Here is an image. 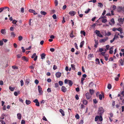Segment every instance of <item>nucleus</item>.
<instances>
[{
    "mask_svg": "<svg viewBox=\"0 0 124 124\" xmlns=\"http://www.w3.org/2000/svg\"><path fill=\"white\" fill-rule=\"evenodd\" d=\"M90 92L91 93V94H90L89 93H87L86 94V97L87 100L90 99L91 97V95L93 94V93L94 92V91L93 90L90 89Z\"/></svg>",
    "mask_w": 124,
    "mask_h": 124,
    "instance_id": "f257e3e1",
    "label": "nucleus"
},
{
    "mask_svg": "<svg viewBox=\"0 0 124 124\" xmlns=\"http://www.w3.org/2000/svg\"><path fill=\"white\" fill-rule=\"evenodd\" d=\"M99 119L101 121L102 120V117L101 115L100 116H96L95 118V121H97Z\"/></svg>",
    "mask_w": 124,
    "mask_h": 124,
    "instance_id": "f03ea898",
    "label": "nucleus"
},
{
    "mask_svg": "<svg viewBox=\"0 0 124 124\" xmlns=\"http://www.w3.org/2000/svg\"><path fill=\"white\" fill-rule=\"evenodd\" d=\"M117 11L118 12L124 11V7L122 6H119L117 8Z\"/></svg>",
    "mask_w": 124,
    "mask_h": 124,
    "instance_id": "7ed1b4c3",
    "label": "nucleus"
},
{
    "mask_svg": "<svg viewBox=\"0 0 124 124\" xmlns=\"http://www.w3.org/2000/svg\"><path fill=\"white\" fill-rule=\"evenodd\" d=\"M104 112V109L102 107H100L99 108L98 112L100 115L102 114Z\"/></svg>",
    "mask_w": 124,
    "mask_h": 124,
    "instance_id": "20e7f679",
    "label": "nucleus"
},
{
    "mask_svg": "<svg viewBox=\"0 0 124 124\" xmlns=\"http://www.w3.org/2000/svg\"><path fill=\"white\" fill-rule=\"evenodd\" d=\"M95 32L96 34H97V36L101 37H102L103 36L101 33H100V31L97 30H96L95 31Z\"/></svg>",
    "mask_w": 124,
    "mask_h": 124,
    "instance_id": "39448f33",
    "label": "nucleus"
},
{
    "mask_svg": "<svg viewBox=\"0 0 124 124\" xmlns=\"http://www.w3.org/2000/svg\"><path fill=\"white\" fill-rule=\"evenodd\" d=\"M38 89L39 93L40 94H43V91H42V89L40 85L38 86Z\"/></svg>",
    "mask_w": 124,
    "mask_h": 124,
    "instance_id": "423d86ee",
    "label": "nucleus"
},
{
    "mask_svg": "<svg viewBox=\"0 0 124 124\" xmlns=\"http://www.w3.org/2000/svg\"><path fill=\"white\" fill-rule=\"evenodd\" d=\"M89 87L91 88L95 87H96V84L93 82H91L90 84Z\"/></svg>",
    "mask_w": 124,
    "mask_h": 124,
    "instance_id": "0eeeda50",
    "label": "nucleus"
},
{
    "mask_svg": "<svg viewBox=\"0 0 124 124\" xmlns=\"http://www.w3.org/2000/svg\"><path fill=\"white\" fill-rule=\"evenodd\" d=\"M62 73L59 72H56L55 73V76L57 78H59L61 76Z\"/></svg>",
    "mask_w": 124,
    "mask_h": 124,
    "instance_id": "6e6552de",
    "label": "nucleus"
},
{
    "mask_svg": "<svg viewBox=\"0 0 124 124\" xmlns=\"http://www.w3.org/2000/svg\"><path fill=\"white\" fill-rule=\"evenodd\" d=\"M115 23L114 19L113 18L112 19L110 20V22H109V24L111 25H112L114 24Z\"/></svg>",
    "mask_w": 124,
    "mask_h": 124,
    "instance_id": "1a4fd4ad",
    "label": "nucleus"
},
{
    "mask_svg": "<svg viewBox=\"0 0 124 124\" xmlns=\"http://www.w3.org/2000/svg\"><path fill=\"white\" fill-rule=\"evenodd\" d=\"M69 14L70 16H73L76 14V12L75 11H71L69 12Z\"/></svg>",
    "mask_w": 124,
    "mask_h": 124,
    "instance_id": "9d476101",
    "label": "nucleus"
},
{
    "mask_svg": "<svg viewBox=\"0 0 124 124\" xmlns=\"http://www.w3.org/2000/svg\"><path fill=\"white\" fill-rule=\"evenodd\" d=\"M61 90L63 92L65 93L67 90V89L64 86H62L61 88Z\"/></svg>",
    "mask_w": 124,
    "mask_h": 124,
    "instance_id": "9b49d317",
    "label": "nucleus"
},
{
    "mask_svg": "<svg viewBox=\"0 0 124 124\" xmlns=\"http://www.w3.org/2000/svg\"><path fill=\"white\" fill-rule=\"evenodd\" d=\"M108 39V37H106L104 38L101 39L100 40V42L101 43L104 42L107 40Z\"/></svg>",
    "mask_w": 124,
    "mask_h": 124,
    "instance_id": "f8f14e48",
    "label": "nucleus"
},
{
    "mask_svg": "<svg viewBox=\"0 0 124 124\" xmlns=\"http://www.w3.org/2000/svg\"><path fill=\"white\" fill-rule=\"evenodd\" d=\"M22 60L28 62V58H26L25 56H23L22 57Z\"/></svg>",
    "mask_w": 124,
    "mask_h": 124,
    "instance_id": "ddd939ff",
    "label": "nucleus"
},
{
    "mask_svg": "<svg viewBox=\"0 0 124 124\" xmlns=\"http://www.w3.org/2000/svg\"><path fill=\"white\" fill-rule=\"evenodd\" d=\"M1 32L2 34L5 35L6 33V30L5 29H2L1 30Z\"/></svg>",
    "mask_w": 124,
    "mask_h": 124,
    "instance_id": "4468645a",
    "label": "nucleus"
},
{
    "mask_svg": "<svg viewBox=\"0 0 124 124\" xmlns=\"http://www.w3.org/2000/svg\"><path fill=\"white\" fill-rule=\"evenodd\" d=\"M109 57V55L108 54H105L104 56L105 59L106 61H107L108 60V58Z\"/></svg>",
    "mask_w": 124,
    "mask_h": 124,
    "instance_id": "2eb2a0df",
    "label": "nucleus"
},
{
    "mask_svg": "<svg viewBox=\"0 0 124 124\" xmlns=\"http://www.w3.org/2000/svg\"><path fill=\"white\" fill-rule=\"evenodd\" d=\"M18 119H20L21 118L22 115L20 113H18L17 114Z\"/></svg>",
    "mask_w": 124,
    "mask_h": 124,
    "instance_id": "dca6fc26",
    "label": "nucleus"
},
{
    "mask_svg": "<svg viewBox=\"0 0 124 124\" xmlns=\"http://www.w3.org/2000/svg\"><path fill=\"white\" fill-rule=\"evenodd\" d=\"M5 115H6L4 113H3L1 116L0 117V120L1 119H3L4 118V116H5Z\"/></svg>",
    "mask_w": 124,
    "mask_h": 124,
    "instance_id": "f3484780",
    "label": "nucleus"
},
{
    "mask_svg": "<svg viewBox=\"0 0 124 124\" xmlns=\"http://www.w3.org/2000/svg\"><path fill=\"white\" fill-rule=\"evenodd\" d=\"M60 112L61 113L63 116H64L65 115L62 109H60L59 110Z\"/></svg>",
    "mask_w": 124,
    "mask_h": 124,
    "instance_id": "a211bd4d",
    "label": "nucleus"
},
{
    "mask_svg": "<svg viewBox=\"0 0 124 124\" xmlns=\"http://www.w3.org/2000/svg\"><path fill=\"white\" fill-rule=\"evenodd\" d=\"M35 64H32V65L30 66L29 68L31 69H34V68L35 66Z\"/></svg>",
    "mask_w": 124,
    "mask_h": 124,
    "instance_id": "6ab92c4d",
    "label": "nucleus"
},
{
    "mask_svg": "<svg viewBox=\"0 0 124 124\" xmlns=\"http://www.w3.org/2000/svg\"><path fill=\"white\" fill-rule=\"evenodd\" d=\"M4 9H3V10H6V11H8V12H9L10 9L9 8L7 7H3Z\"/></svg>",
    "mask_w": 124,
    "mask_h": 124,
    "instance_id": "aec40b11",
    "label": "nucleus"
},
{
    "mask_svg": "<svg viewBox=\"0 0 124 124\" xmlns=\"http://www.w3.org/2000/svg\"><path fill=\"white\" fill-rule=\"evenodd\" d=\"M45 56H46V54H44V53L42 54H41V58L42 59H45Z\"/></svg>",
    "mask_w": 124,
    "mask_h": 124,
    "instance_id": "412c9836",
    "label": "nucleus"
},
{
    "mask_svg": "<svg viewBox=\"0 0 124 124\" xmlns=\"http://www.w3.org/2000/svg\"><path fill=\"white\" fill-rule=\"evenodd\" d=\"M93 57V54H89L88 56V58L89 59H90L92 58Z\"/></svg>",
    "mask_w": 124,
    "mask_h": 124,
    "instance_id": "4be33fe9",
    "label": "nucleus"
},
{
    "mask_svg": "<svg viewBox=\"0 0 124 124\" xmlns=\"http://www.w3.org/2000/svg\"><path fill=\"white\" fill-rule=\"evenodd\" d=\"M85 43V41H84L81 42L80 43V48H82L83 46V45Z\"/></svg>",
    "mask_w": 124,
    "mask_h": 124,
    "instance_id": "5701e85b",
    "label": "nucleus"
},
{
    "mask_svg": "<svg viewBox=\"0 0 124 124\" xmlns=\"http://www.w3.org/2000/svg\"><path fill=\"white\" fill-rule=\"evenodd\" d=\"M73 31H72L71 33H70V37L71 38H73L75 37V36L73 34Z\"/></svg>",
    "mask_w": 124,
    "mask_h": 124,
    "instance_id": "b1692460",
    "label": "nucleus"
},
{
    "mask_svg": "<svg viewBox=\"0 0 124 124\" xmlns=\"http://www.w3.org/2000/svg\"><path fill=\"white\" fill-rule=\"evenodd\" d=\"M40 13L41 15L44 16L46 15L47 14V13L46 12L43 11H41L40 12Z\"/></svg>",
    "mask_w": 124,
    "mask_h": 124,
    "instance_id": "393cba45",
    "label": "nucleus"
},
{
    "mask_svg": "<svg viewBox=\"0 0 124 124\" xmlns=\"http://www.w3.org/2000/svg\"><path fill=\"white\" fill-rule=\"evenodd\" d=\"M119 62L121 65L123 66L124 65L123 61L122 59L120 60L119 61Z\"/></svg>",
    "mask_w": 124,
    "mask_h": 124,
    "instance_id": "a878e982",
    "label": "nucleus"
},
{
    "mask_svg": "<svg viewBox=\"0 0 124 124\" xmlns=\"http://www.w3.org/2000/svg\"><path fill=\"white\" fill-rule=\"evenodd\" d=\"M118 21L121 24H123V20L122 18H119L118 19Z\"/></svg>",
    "mask_w": 124,
    "mask_h": 124,
    "instance_id": "bb28decb",
    "label": "nucleus"
},
{
    "mask_svg": "<svg viewBox=\"0 0 124 124\" xmlns=\"http://www.w3.org/2000/svg\"><path fill=\"white\" fill-rule=\"evenodd\" d=\"M68 83L70 86H71L73 84V83L72 81L71 80H68Z\"/></svg>",
    "mask_w": 124,
    "mask_h": 124,
    "instance_id": "cd10ccee",
    "label": "nucleus"
},
{
    "mask_svg": "<svg viewBox=\"0 0 124 124\" xmlns=\"http://www.w3.org/2000/svg\"><path fill=\"white\" fill-rule=\"evenodd\" d=\"M25 102L27 105H29L31 103V102L30 100H26Z\"/></svg>",
    "mask_w": 124,
    "mask_h": 124,
    "instance_id": "c85d7f7f",
    "label": "nucleus"
},
{
    "mask_svg": "<svg viewBox=\"0 0 124 124\" xmlns=\"http://www.w3.org/2000/svg\"><path fill=\"white\" fill-rule=\"evenodd\" d=\"M14 89L15 88H13L11 86H10L9 87V89L11 91H13L14 90Z\"/></svg>",
    "mask_w": 124,
    "mask_h": 124,
    "instance_id": "c756f323",
    "label": "nucleus"
},
{
    "mask_svg": "<svg viewBox=\"0 0 124 124\" xmlns=\"http://www.w3.org/2000/svg\"><path fill=\"white\" fill-rule=\"evenodd\" d=\"M71 67L72 69L73 70H75V66L73 64H71Z\"/></svg>",
    "mask_w": 124,
    "mask_h": 124,
    "instance_id": "7c9ffc66",
    "label": "nucleus"
},
{
    "mask_svg": "<svg viewBox=\"0 0 124 124\" xmlns=\"http://www.w3.org/2000/svg\"><path fill=\"white\" fill-rule=\"evenodd\" d=\"M96 63L99 64L100 63V62L99 61V59L97 58L96 60Z\"/></svg>",
    "mask_w": 124,
    "mask_h": 124,
    "instance_id": "2f4dec72",
    "label": "nucleus"
},
{
    "mask_svg": "<svg viewBox=\"0 0 124 124\" xmlns=\"http://www.w3.org/2000/svg\"><path fill=\"white\" fill-rule=\"evenodd\" d=\"M58 83L59 85L60 86H62L63 84V82L62 81H59Z\"/></svg>",
    "mask_w": 124,
    "mask_h": 124,
    "instance_id": "473e14b6",
    "label": "nucleus"
},
{
    "mask_svg": "<svg viewBox=\"0 0 124 124\" xmlns=\"http://www.w3.org/2000/svg\"><path fill=\"white\" fill-rule=\"evenodd\" d=\"M99 6L101 8H102L103 7V6L102 4L101 3H98Z\"/></svg>",
    "mask_w": 124,
    "mask_h": 124,
    "instance_id": "72a5a7b5",
    "label": "nucleus"
},
{
    "mask_svg": "<svg viewBox=\"0 0 124 124\" xmlns=\"http://www.w3.org/2000/svg\"><path fill=\"white\" fill-rule=\"evenodd\" d=\"M18 38L19 40L20 41H21L23 39V37L21 36H19L18 37Z\"/></svg>",
    "mask_w": 124,
    "mask_h": 124,
    "instance_id": "f704fd0d",
    "label": "nucleus"
},
{
    "mask_svg": "<svg viewBox=\"0 0 124 124\" xmlns=\"http://www.w3.org/2000/svg\"><path fill=\"white\" fill-rule=\"evenodd\" d=\"M85 78H81V83L82 85H83V81L85 80Z\"/></svg>",
    "mask_w": 124,
    "mask_h": 124,
    "instance_id": "c9c22d12",
    "label": "nucleus"
},
{
    "mask_svg": "<svg viewBox=\"0 0 124 124\" xmlns=\"http://www.w3.org/2000/svg\"><path fill=\"white\" fill-rule=\"evenodd\" d=\"M107 88L109 89H110L111 88V85L110 84H108V85Z\"/></svg>",
    "mask_w": 124,
    "mask_h": 124,
    "instance_id": "e433bc0d",
    "label": "nucleus"
},
{
    "mask_svg": "<svg viewBox=\"0 0 124 124\" xmlns=\"http://www.w3.org/2000/svg\"><path fill=\"white\" fill-rule=\"evenodd\" d=\"M75 116L76 118L77 119H79L80 117L79 116L78 114H77L75 115Z\"/></svg>",
    "mask_w": 124,
    "mask_h": 124,
    "instance_id": "4c0bfd02",
    "label": "nucleus"
},
{
    "mask_svg": "<svg viewBox=\"0 0 124 124\" xmlns=\"http://www.w3.org/2000/svg\"><path fill=\"white\" fill-rule=\"evenodd\" d=\"M107 21V20L106 19H104L102 20V22L103 23H105Z\"/></svg>",
    "mask_w": 124,
    "mask_h": 124,
    "instance_id": "58836bf2",
    "label": "nucleus"
},
{
    "mask_svg": "<svg viewBox=\"0 0 124 124\" xmlns=\"http://www.w3.org/2000/svg\"><path fill=\"white\" fill-rule=\"evenodd\" d=\"M117 30L120 31V32L121 33L122 30L121 28H117Z\"/></svg>",
    "mask_w": 124,
    "mask_h": 124,
    "instance_id": "ea45409f",
    "label": "nucleus"
},
{
    "mask_svg": "<svg viewBox=\"0 0 124 124\" xmlns=\"http://www.w3.org/2000/svg\"><path fill=\"white\" fill-rule=\"evenodd\" d=\"M20 83H21V85L22 86H23L24 84V83H23V80H21L20 81Z\"/></svg>",
    "mask_w": 124,
    "mask_h": 124,
    "instance_id": "a19ab883",
    "label": "nucleus"
},
{
    "mask_svg": "<svg viewBox=\"0 0 124 124\" xmlns=\"http://www.w3.org/2000/svg\"><path fill=\"white\" fill-rule=\"evenodd\" d=\"M55 5L56 6H57L58 4V1L57 0H55L54 1Z\"/></svg>",
    "mask_w": 124,
    "mask_h": 124,
    "instance_id": "79ce46f5",
    "label": "nucleus"
},
{
    "mask_svg": "<svg viewBox=\"0 0 124 124\" xmlns=\"http://www.w3.org/2000/svg\"><path fill=\"white\" fill-rule=\"evenodd\" d=\"M103 95H102L100 94L99 95V98L101 100L102 98Z\"/></svg>",
    "mask_w": 124,
    "mask_h": 124,
    "instance_id": "37998d69",
    "label": "nucleus"
},
{
    "mask_svg": "<svg viewBox=\"0 0 124 124\" xmlns=\"http://www.w3.org/2000/svg\"><path fill=\"white\" fill-rule=\"evenodd\" d=\"M81 33L83 34L84 36H85V32L83 31H81Z\"/></svg>",
    "mask_w": 124,
    "mask_h": 124,
    "instance_id": "c03bdc74",
    "label": "nucleus"
},
{
    "mask_svg": "<svg viewBox=\"0 0 124 124\" xmlns=\"http://www.w3.org/2000/svg\"><path fill=\"white\" fill-rule=\"evenodd\" d=\"M35 83L36 84H38L39 83V81L37 79H36L35 81Z\"/></svg>",
    "mask_w": 124,
    "mask_h": 124,
    "instance_id": "a18cd8bd",
    "label": "nucleus"
},
{
    "mask_svg": "<svg viewBox=\"0 0 124 124\" xmlns=\"http://www.w3.org/2000/svg\"><path fill=\"white\" fill-rule=\"evenodd\" d=\"M29 11L30 12L33 13H34V12H35V10L31 9H29Z\"/></svg>",
    "mask_w": 124,
    "mask_h": 124,
    "instance_id": "49530a36",
    "label": "nucleus"
},
{
    "mask_svg": "<svg viewBox=\"0 0 124 124\" xmlns=\"http://www.w3.org/2000/svg\"><path fill=\"white\" fill-rule=\"evenodd\" d=\"M22 56V55L21 54H18L17 55V58H21Z\"/></svg>",
    "mask_w": 124,
    "mask_h": 124,
    "instance_id": "de8ad7c7",
    "label": "nucleus"
},
{
    "mask_svg": "<svg viewBox=\"0 0 124 124\" xmlns=\"http://www.w3.org/2000/svg\"><path fill=\"white\" fill-rule=\"evenodd\" d=\"M36 53H34L32 55V56H31V58H34V57H35V56H36Z\"/></svg>",
    "mask_w": 124,
    "mask_h": 124,
    "instance_id": "09e8293b",
    "label": "nucleus"
},
{
    "mask_svg": "<svg viewBox=\"0 0 124 124\" xmlns=\"http://www.w3.org/2000/svg\"><path fill=\"white\" fill-rule=\"evenodd\" d=\"M52 17L54 19H56V16L55 14H54L52 16Z\"/></svg>",
    "mask_w": 124,
    "mask_h": 124,
    "instance_id": "8fccbe9b",
    "label": "nucleus"
},
{
    "mask_svg": "<svg viewBox=\"0 0 124 124\" xmlns=\"http://www.w3.org/2000/svg\"><path fill=\"white\" fill-rule=\"evenodd\" d=\"M55 87L57 88V87H58L59 85L58 83H55Z\"/></svg>",
    "mask_w": 124,
    "mask_h": 124,
    "instance_id": "3c124183",
    "label": "nucleus"
},
{
    "mask_svg": "<svg viewBox=\"0 0 124 124\" xmlns=\"http://www.w3.org/2000/svg\"><path fill=\"white\" fill-rule=\"evenodd\" d=\"M75 97L76 99L77 100H78L79 99L78 96L77 94L76 95Z\"/></svg>",
    "mask_w": 124,
    "mask_h": 124,
    "instance_id": "603ef678",
    "label": "nucleus"
},
{
    "mask_svg": "<svg viewBox=\"0 0 124 124\" xmlns=\"http://www.w3.org/2000/svg\"><path fill=\"white\" fill-rule=\"evenodd\" d=\"M57 68V66L55 65H54L53 67V69L54 70H55Z\"/></svg>",
    "mask_w": 124,
    "mask_h": 124,
    "instance_id": "864d4df0",
    "label": "nucleus"
},
{
    "mask_svg": "<svg viewBox=\"0 0 124 124\" xmlns=\"http://www.w3.org/2000/svg\"><path fill=\"white\" fill-rule=\"evenodd\" d=\"M42 119H43V120H45V121H47V119H46V117H45V116H44L43 117Z\"/></svg>",
    "mask_w": 124,
    "mask_h": 124,
    "instance_id": "5fc2aeb1",
    "label": "nucleus"
},
{
    "mask_svg": "<svg viewBox=\"0 0 124 124\" xmlns=\"http://www.w3.org/2000/svg\"><path fill=\"white\" fill-rule=\"evenodd\" d=\"M3 44V41L1 40H0V46H2Z\"/></svg>",
    "mask_w": 124,
    "mask_h": 124,
    "instance_id": "6e6d98bb",
    "label": "nucleus"
},
{
    "mask_svg": "<svg viewBox=\"0 0 124 124\" xmlns=\"http://www.w3.org/2000/svg\"><path fill=\"white\" fill-rule=\"evenodd\" d=\"M0 121L2 124H6L5 122L3 120H0Z\"/></svg>",
    "mask_w": 124,
    "mask_h": 124,
    "instance_id": "4d7b16f0",
    "label": "nucleus"
},
{
    "mask_svg": "<svg viewBox=\"0 0 124 124\" xmlns=\"http://www.w3.org/2000/svg\"><path fill=\"white\" fill-rule=\"evenodd\" d=\"M113 9V10H115L116 8V7L115 5H113L112 7Z\"/></svg>",
    "mask_w": 124,
    "mask_h": 124,
    "instance_id": "13d9d810",
    "label": "nucleus"
},
{
    "mask_svg": "<svg viewBox=\"0 0 124 124\" xmlns=\"http://www.w3.org/2000/svg\"><path fill=\"white\" fill-rule=\"evenodd\" d=\"M26 83L27 84V85H28L30 83L29 80V79H27L26 80Z\"/></svg>",
    "mask_w": 124,
    "mask_h": 124,
    "instance_id": "bf43d9fd",
    "label": "nucleus"
},
{
    "mask_svg": "<svg viewBox=\"0 0 124 124\" xmlns=\"http://www.w3.org/2000/svg\"><path fill=\"white\" fill-rule=\"evenodd\" d=\"M21 12L22 13H23L24 12V9L23 8H22L21 9Z\"/></svg>",
    "mask_w": 124,
    "mask_h": 124,
    "instance_id": "052dcab7",
    "label": "nucleus"
},
{
    "mask_svg": "<svg viewBox=\"0 0 124 124\" xmlns=\"http://www.w3.org/2000/svg\"><path fill=\"white\" fill-rule=\"evenodd\" d=\"M21 48L22 50V52L23 53H24L25 52V50L24 49V48L23 47H22Z\"/></svg>",
    "mask_w": 124,
    "mask_h": 124,
    "instance_id": "680f3d73",
    "label": "nucleus"
},
{
    "mask_svg": "<svg viewBox=\"0 0 124 124\" xmlns=\"http://www.w3.org/2000/svg\"><path fill=\"white\" fill-rule=\"evenodd\" d=\"M3 85V82L2 80L0 81V85Z\"/></svg>",
    "mask_w": 124,
    "mask_h": 124,
    "instance_id": "e2e57ef3",
    "label": "nucleus"
},
{
    "mask_svg": "<svg viewBox=\"0 0 124 124\" xmlns=\"http://www.w3.org/2000/svg\"><path fill=\"white\" fill-rule=\"evenodd\" d=\"M25 121L24 120H22L21 121V124H25Z\"/></svg>",
    "mask_w": 124,
    "mask_h": 124,
    "instance_id": "0e129e2a",
    "label": "nucleus"
},
{
    "mask_svg": "<svg viewBox=\"0 0 124 124\" xmlns=\"http://www.w3.org/2000/svg\"><path fill=\"white\" fill-rule=\"evenodd\" d=\"M17 22V21L16 20H13V21L12 22V23L13 24H15Z\"/></svg>",
    "mask_w": 124,
    "mask_h": 124,
    "instance_id": "69168bd1",
    "label": "nucleus"
},
{
    "mask_svg": "<svg viewBox=\"0 0 124 124\" xmlns=\"http://www.w3.org/2000/svg\"><path fill=\"white\" fill-rule=\"evenodd\" d=\"M35 105L38 107H39V102H38L37 103H36L35 104Z\"/></svg>",
    "mask_w": 124,
    "mask_h": 124,
    "instance_id": "338daca9",
    "label": "nucleus"
},
{
    "mask_svg": "<svg viewBox=\"0 0 124 124\" xmlns=\"http://www.w3.org/2000/svg\"><path fill=\"white\" fill-rule=\"evenodd\" d=\"M80 108H84L85 106L83 104H81L80 106Z\"/></svg>",
    "mask_w": 124,
    "mask_h": 124,
    "instance_id": "774afa93",
    "label": "nucleus"
}]
</instances>
